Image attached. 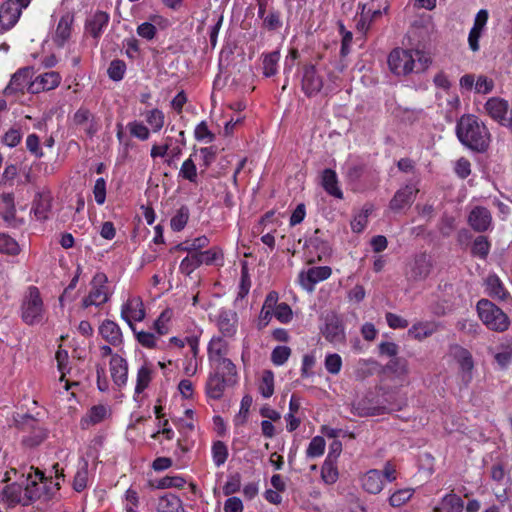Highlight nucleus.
Wrapping results in <instances>:
<instances>
[{"mask_svg":"<svg viewBox=\"0 0 512 512\" xmlns=\"http://www.w3.org/2000/svg\"><path fill=\"white\" fill-rule=\"evenodd\" d=\"M21 9L16 1L7 0L0 6V25L5 31L11 29L18 21Z\"/></svg>","mask_w":512,"mask_h":512,"instance_id":"nucleus-22","label":"nucleus"},{"mask_svg":"<svg viewBox=\"0 0 512 512\" xmlns=\"http://www.w3.org/2000/svg\"><path fill=\"white\" fill-rule=\"evenodd\" d=\"M419 189L416 184L408 183L399 188L389 202V208L399 213L404 209H408L414 203Z\"/></svg>","mask_w":512,"mask_h":512,"instance_id":"nucleus-9","label":"nucleus"},{"mask_svg":"<svg viewBox=\"0 0 512 512\" xmlns=\"http://www.w3.org/2000/svg\"><path fill=\"white\" fill-rule=\"evenodd\" d=\"M321 477L327 484H333L337 481L338 470L333 460L325 459L321 469Z\"/></svg>","mask_w":512,"mask_h":512,"instance_id":"nucleus-57","label":"nucleus"},{"mask_svg":"<svg viewBox=\"0 0 512 512\" xmlns=\"http://www.w3.org/2000/svg\"><path fill=\"white\" fill-rule=\"evenodd\" d=\"M121 318L126 321L132 331L135 332L133 322H140L145 318V309L142 300L139 297L128 299L122 306Z\"/></svg>","mask_w":512,"mask_h":512,"instance_id":"nucleus-19","label":"nucleus"},{"mask_svg":"<svg viewBox=\"0 0 512 512\" xmlns=\"http://www.w3.org/2000/svg\"><path fill=\"white\" fill-rule=\"evenodd\" d=\"M32 88V69L23 67L17 70L11 77L9 84L3 90L5 96H14L19 100L26 92L29 93Z\"/></svg>","mask_w":512,"mask_h":512,"instance_id":"nucleus-7","label":"nucleus"},{"mask_svg":"<svg viewBox=\"0 0 512 512\" xmlns=\"http://www.w3.org/2000/svg\"><path fill=\"white\" fill-rule=\"evenodd\" d=\"M509 107L508 101L499 97H492L488 99L485 104V110L488 115L501 125L508 114Z\"/></svg>","mask_w":512,"mask_h":512,"instance_id":"nucleus-27","label":"nucleus"},{"mask_svg":"<svg viewBox=\"0 0 512 512\" xmlns=\"http://www.w3.org/2000/svg\"><path fill=\"white\" fill-rule=\"evenodd\" d=\"M109 21L110 15L107 12L101 10L95 11L85 21V34L90 35L95 40V44H97L104 30L108 26Z\"/></svg>","mask_w":512,"mask_h":512,"instance_id":"nucleus-15","label":"nucleus"},{"mask_svg":"<svg viewBox=\"0 0 512 512\" xmlns=\"http://www.w3.org/2000/svg\"><path fill=\"white\" fill-rule=\"evenodd\" d=\"M237 379H228L225 373L220 371H213L209 374L206 384L205 393L209 399L220 400L226 390V386L229 383L236 382Z\"/></svg>","mask_w":512,"mask_h":512,"instance_id":"nucleus-13","label":"nucleus"},{"mask_svg":"<svg viewBox=\"0 0 512 512\" xmlns=\"http://www.w3.org/2000/svg\"><path fill=\"white\" fill-rule=\"evenodd\" d=\"M324 366L328 373L337 375L342 368V358L337 353H329L325 356Z\"/></svg>","mask_w":512,"mask_h":512,"instance_id":"nucleus-59","label":"nucleus"},{"mask_svg":"<svg viewBox=\"0 0 512 512\" xmlns=\"http://www.w3.org/2000/svg\"><path fill=\"white\" fill-rule=\"evenodd\" d=\"M61 80L62 77L60 73L56 71H48L39 74L34 78V94L57 88Z\"/></svg>","mask_w":512,"mask_h":512,"instance_id":"nucleus-26","label":"nucleus"},{"mask_svg":"<svg viewBox=\"0 0 512 512\" xmlns=\"http://www.w3.org/2000/svg\"><path fill=\"white\" fill-rule=\"evenodd\" d=\"M491 243L484 235L477 236L471 246V253L473 256L485 260L489 255Z\"/></svg>","mask_w":512,"mask_h":512,"instance_id":"nucleus-43","label":"nucleus"},{"mask_svg":"<svg viewBox=\"0 0 512 512\" xmlns=\"http://www.w3.org/2000/svg\"><path fill=\"white\" fill-rule=\"evenodd\" d=\"M190 210L188 206L182 205L170 220V227L174 232L182 231L188 223Z\"/></svg>","mask_w":512,"mask_h":512,"instance_id":"nucleus-41","label":"nucleus"},{"mask_svg":"<svg viewBox=\"0 0 512 512\" xmlns=\"http://www.w3.org/2000/svg\"><path fill=\"white\" fill-rule=\"evenodd\" d=\"M213 463L216 467L224 465L227 461L229 452L227 445L220 440L214 441L211 448Z\"/></svg>","mask_w":512,"mask_h":512,"instance_id":"nucleus-49","label":"nucleus"},{"mask_svg":"<svg viewBox=\"0 0 512 512\" xmlns=\"http://www.w3.org/2000/svg\"><path fill=\"white\" fill-rule=\"evenodd\" d=\"M438 329L439 324L434 321H419L408 329V336L415 340L422 341L432 336Z\"/></svg>","mask_w":512,"mask_h":512,"instance_id":"nucleus-31","label":"nucleus"},{"mask_svg":"<svg viewBox=\"0 0 512 512\" xmlns=\"http://www.w3.org/2000/svg\"><path fill=\"white\" fill-rule=\"evenodd\" d=\"M415 493L414 488H402L396 490L392 495L389 497L388 502L389 505L398 508L406 504L410 501V499L413 497Z\"/></svg>","mask_w":512,"mask_h":512,"instance_id":"nucleus-47","label":"nucleus"},{"mask_svg":"<svg viewBox=\"0 0 512 512\" xmlns=\"http://www.w3.org/2000/svg\"><path fill=\"white\" fill-rule=\"evenodd\" d=\"M88 461L82 459L79 463L78 469L75 473L72 487L76 492H82L88 486L89 481V469H88Z\"/></svg>","mask_w":512,"mask_h":512,"instance_id":"nucleus-38","label":"nucleus"},{"mask_svg":"<svg viewBox=\"0 0 512 512\" xmlns=\"http://www.w3.org/2000/svg\"><path fill=\"white\" fill-rule=\"evenodd\" d=\"M195 139L205 143H211L215 139V135L209 130L205 121H201L194 130Z\"/></svg>","mask_w":512,"mask_h":512,"instance_id":"nucleus-64","label":"nucleus"},{"mask_svg":"<svg viewBox=\"0 0 512 512\" xmlns=\"http://www.w3.org/2000/svg\"><path fill=\"white\" fill-rule=\"evenodd\" d=\"M321 236V230L316 229L314 231V234L306 240L307 247L316 250L319 258L321 257V255H327L331 250L329 243L326 240H324Z\"/></svg>","mask_w":512,"mask_h":512,"instance_id":"nucleus-40","label":"nucleus"},{"mask_svg":"<svg viewBox=\"0 0 512 512\" xmlns=\"http://www.w3.org/2000/svg\"><path fill=\"white\" fill-rule=\"evenodd\" d=\"M128 128L130 134L141 141H145L150 137L149 129L142 122L132 121L128 124Z\"/></svg>","mask_w":512,"mask_h":512,"instance_id":"nucleus-63","label":"nucleus"},{"mask_svg":"<svg viewBox=\"0 0 512 512\" xmlns=\"http://www.w3.org/2000/svg\"><path fill=\"white\" fill-rule=\"evenodd\" d=\"M128 361L119 354L112 355L109 361V371L114 385L122 389L128 382Z\"/></svg>","mask_w":512,"mask_h":512,"instance_id":"nucleus-18","label":"nucleus"},{"mask_svg":"<svg viewBox=\"0 0 512 512\" xmlns=\"http://www.w3.org/2000/svg\"><path fill=\"white\" fill-rule=\"evenodd\" d=\"M169 342L178 348H184L185 345H188L190 354H199V336L197 335H190L184 338L173 336L169 339Z\"/></svg>","mask_w":512,"mask_h":512,"instance_id":"nucleus-45","label":"nucleus"},{"mask_svg":"<svg viewBox=\"0 0 512 512\" xmlns=\"http://www.w3.org/2000/svg\"><path fill=\"white\" fill-rule=\"evenodd\" d=\"M291 355L288 346H276L271 353V361L276 366L284 365Z\"/></svg>","mask_w":512,"mask_h":512,"instance_id":"nucleus-61","label":"nucleus"},{"mask_svg":"<svg viewBox=\"0 0 512 512\" xmlns=\"http://www.w3.org/2000/svg\"><path fill=\"white\" fill-rule=\"evenodd\" d=\"M110 415L111 409L108 405H93L81 418L80 427L82 429H88L90 426H94L103 422Z\"/></svg>","mask_w":512,"mask_h":512,"instance_id":"nucleus-25","label":"nucleus"},{"mask_svg":"<svg viewBox=\"0 0 512 512\" xmlns=\"http://www.w3.org/2000/svg\"><path fill=\"white\" fill-rule=\"evenodd\" d=\"M1 499L8 506H15L16 504L28 506L31 503L32 496L28 487L23 488L20 484L12 483L3 489Z\"/></svg>","mask_w":512,"mask_h":512,"instance_id":"nucleus-14","label":"nucleus"},{"mask_svg":"<svg viewBox=\"0 0 512 512\" xmlns=\"http://www.w3.org/2000/svg\"><path fill=\"white\" fill-rule=\"evenodd\" d=\"M257 16L262 21L261 27L268 32H275L283 27V18L280 10L269 7L268 0H256Z\"/></svg>","mask_w":512,"mask_h":512,"instance_id":"nucleus-8","label":"nucleus"},{"mask_svg":"<svg viewBox=\"0 0 512 512\" xmlns=\"http://www.w3.org/2000/svg\"><path fill=\"white\" fill-rule=\"evenodd\" d=\"M325 339L330 343H340L345 340V330L342 320L337 315L326 318L325 327L322 331Z\"/></svg>","mask_w":512,"mask_h":512,"instance_id":"nucleus-23","label":"nucleus"},{"mask_svg":"<svg viewBox=\"0 0 512 512\" xmlns=\"http://www.w3.org/2000/svg\"><path fill=\"white\" fill-rule=\"evenodd\" d=\"M432 268L433 262L431 257L426 253H420L409 264V269L406 272L407 280L414 282L423 281L430 275Z\"/></svg>","mask_w":512,"mask_h":512,"instance_id":"nucleus-11","label":"nucleus"},{"mask_svg":"<svg viewBox=\"0 0 512 512\" xmlns=\"http://www.w3.org/2000/svg\"><path fill=\"white\" fill-rule=\"evenodd\" d=\"M74 15L66 13L61 16L55 31V43L63 47L71 36Z\"/></svg>","mask_w":512,"mask_h":512,"instance_id":"nucleus-32","label":"nucleus"},{"mask_svg":"<svg viewBox=\"0 0 512 512\" xmlns=\"http://www.w3.org/2000/svg\"><path fill=\"white\" fill-rule=\"evenodd\" d=\"M229 353V344L225 337L213 336L207 346L208 361L218 357L227 356Z\"/></svg>","mask_w":512,"mask_h":512,"instance_id":"nucleus-35","label":"nucleus"},{"mask_svg":"<svg viewBox=\"0 0 512 512\" xmlns=\"http://www.w3.org/2000/svg\"><path fill=\"white\" fill-rule=\"evenodd\" d=\"M20 251L18 243L9 235L0 233V253L16 255Z\"/></svg>","mask_w":512,"mask_h":512,"instance_id":"nucleus-58","label":"nucleus"},{"mask_svg":"<svg viewBox=\"0 0 512 512\" xmlns=\"http://www.w3.org/2000/svg\"><path fill=\"white\" fill-rule=\"evenodd\" d=\"M209 363L214 367V371L225 373V376H227L228 379H237L238 373L236 365L231 359L227 358V356L215 358L210 360Z\"/></svg>","mask_w":512,"mask_h":512,"instance_id":"nucleus-37","label":"nucleus"},{"mask_svg":"<svg viewBox=\"0 0 512 512\" xmlns=\"http://www.w3.org/2000/svg\"><path fill=\"white\" fill-rule=\"evenodd\" d=\"M456 135L464 146L473 151L484 152L489 147L490 133L475 115L461 116L456 125Z\"/></svg>","mask_w":512,"mask_h":512,"instance_id":"nucleus-1","label":"nucleus"},{"mask_svg":"<svg viewBox=\"0 0 512 512\" xmlns=\"http://www.w3.org/2000/svg\"><path fill=\"white\" fill-rule=\"evenodd\" d=\"M452 354L459 365L461 380L467 386L472 380V371L474 369L472 354L468 349L460 345L453 347Z\"/></svg>","mask_w":512,"mask_h":512,"instance_id":"nucleus-16","label":"nucleus"},{"mask_svg":"<svg viewBox=\"0 0 512 512\" xmlns=\"http://www.w3.org/2000/svg\"><path fill=\"white\" fill-rule=\"evenodd\" d=\"M262 74L270 78L278 73L279 61L281 58L280 51L264 52L261 54Z\"/></svg>","mask_w":512,"mask_h":512,"instance_id":"nucleus-34","label":"nucleus"},{"mask_svg":"<svg viewBox=\"0 0 512 512\" xmlns=\"http://www.w3.org/2000/svg\"><path fill=\"white\" fill-rule=\"evenodd\" d=\"M152 380V369L147 365H142L137 371L135 394L140 395L148 388Z\"/></svg>","mask_w":512,"mask_h":512,"instance_id":"nucleus-44","label":"nucleus"},{"mask_svg":"<svg viewBox=\"0 0 512 512\" xmlns=\"http://www.w3.org/2000/svg\"><path fill=\"white\" fill-rule=\"evenodd\" d=\"M126 63L120 59H114L110 62L107 69L108 77L113 81H121L126 73Z\"/></svg>","mask_w":512,"mask_h":512,"instance_id":"nucleus-52","label":"nucleus"},{"mask_svg":"<svg viewBox=\"0 0 512 512\" xmlns=\"http://www.w3.org/2000/svg\"><path fill=\"white\" fill-rule=\"evenodd\" d=\"M325 445V439L322 436L313 437L306 450L307 457L317 458L322 456L325 451Z\"/></svg>","mask_w":512,"mask_h":512,"instance_id":"nucleus-55","label":"nucleus"},{"mask_svg":"<svg viewBox=\"0 0 512 512\" xmlns=\"http://www.w3.org/2000/svg\"><path fill=\"white\" fill-rule=\"evenodd\" d=\"M469 226L478 233L488 231L493 224L491 212L483 206H475L468 215Z\"/></svg>","mask_w":512,"mask_h":512,"instance_id":"nucleus-20","label":"nucleus"},{"mask_svg":"<svg viewBox=\"0 0 512 512\" xmlns=\"http://www.w3.org/2000/svg\"><path fill=\"white\" fill-rule=\"evenodd\" d=\"M373 207L371 205H365L362 210L354 216L351 221V229L354 233H361L364 231L368 224V218L372 213Z\"/></svg>","mask_w":512,"mask_h":512,"instance_id":"nucleus-46","label":"nucleus"},{"mask_svg":"<svg viewBox=\"0 0 512 512\" xmlns=\"http://www.w3.org/2000/svg\"><path fill=\"white\" fill-rule=\"evenodd\" d=\"M216 326L221 333L220 336L233 338L238 329V315L234 310L222 308L219 310Z\"/></svg>","mask_w":512,"mask_h":512,"instance_id":"nucleus-17","label":"nucleus"},{"mask_svg":"<svg viewBox=\"0 0 512 512\" xmlns=\"http://www.w3.org/2000/svg\"><path fill=\"white\" fill-rule=\"evenodd\" d=\"M358 8L361 11H360V18L357 21L356 27H357L358 31H360L362 33H366L370 29L371 24H372L368 20V18L370 17L371 7L369 6V4L359 3Z\"/></svg>","mask_w":512,"mask_h":512,"instance_id":"nucleus-60","label":"nucleus"},{"mask_svg":"<svg viewBox=\"0 0 512 512\" xmlns=\"http://www.w3.org/2000/svg\"><path fill=\"white\" fill-rule=\"evenodd\" d=\"M60 479H64V473L57 462L52 465L48 476L39 468H34V501L50 500L60 489Z\"/></svg>","mask_w":512,"mask_h":512,"instance_id":"nucleus-4","label":"nucleus"},{"mask_svg":"<svg viewBox=\"0 0 512 512\" xmlns=\"http://www.w3.org/2000/svg\"><path fill=\"white\" fill-rule=\"evenodd\" d=\"M101 337L113 347H120L123 344V334L119 325L109 319L104 320L99 326Z\"/></svg>","mask_w":512,"mask_h":512,"instance_id":"nucleus-24","label":"nucleus"},{"mask_svg":"<svg viewBox=\"0 0 512 512\" xmlns=\"http://www.w3.org/2000/svg\"><path fill=\"white\" fill-rule=\"evenodd\" d=\"M37 196H39V199L36 207L34 208V216L38 219H47L51 208V191L44 188L42 191L37 193Z\"/></svg>","mask_w":512,"mask_h":512,"instance_id":"nucleus-36","label":"nucleus"},{"mask_svg":"<svg viewBox=\"0 0 512 512\" xmlns=\"http://www.w3.org/2000/svg\"><path fill=\"white\" fill-rule=\"evenodd\" d=\"M442 504L446 512H462L464 508L463 500L454 493L446 494L442 498Z\"/></svg>","mask_w":512,"mask_h":512,"instance_id":"nucleus-54","label":"nucleus"},{"mask_svg":"<svg viewBox=\"0 0 512 512\" xmlns=\"http://www.w3.org/2000/svg\"><path fill=\"white\" fill-rule=\"evenodd\" d=\"M361 486L369 494H379L383 488L384 483L382 480V474L377 469H370L360 479Z\"/></svg>","mask_w":512,"mask_h":512,"instance_id":"nucleus-29","label":"nucleus"},{"mask_svg":"<svg viewBox=\"0 0 512 512\" xmlns=\"http://www.w3.org/2000/svg\"><path fill=\"white\" fill-rule=\"evenodd\" d=\"M107 282L108 278L104 273L98 272L94 275L90 283L91 290L82 300V307L84 309L90 306L100 307L108 302L110 295Z\"/></svg>","mask_w":512,"mask_h":512,"instance_id":"nucleus-6","label":"nucleus"},{"mask_svg":"<svg viewBox=\"0 0 512 512\" xmlns=\"http://www.w3.org/2000/svg\"><path fill=\"white\" fill-rule=\"evenodd\" d=\"M258 390L264 398H270L274 394V373L271 370L263 371Z\"/></svg>","mask_w":512,"mask_h":512,"instance_id":"nucleus-48","label":"nucleus"},{"mask_svg":"<svg viewBox=\"0 0 512 512\" xmlns=\"http://www.w3.org/2000/svg\"><path fill=\"white\" fill-rule=\"evenodd\" d=\"M323 88V78L314 64H305L302 68L301 90L309 98L316 96Z\"/></svg>","mask_w":512,"mask_h":512,"instance_id":"nucleus-10","label":"nucleus"},{"mask_svg":"<svg viewBox=\"0 0 512 512\" xmlns=\"http://www.w3.org/2000/svg\"><path fill=\"white\" fill-rule=\"evenodd\" d=\"M178 177L187 180L193 184L198 183L197 167L192 159V155L186 160H184V162L182 163L178 173Z\"/></svg>","mask_w":512,"mask_h":512,"instance_id":"nucleus-42","label":"nucleus"},{"mask_svg":"<svg viewBox=\"0 0 512 512\" xmlns=\"http://www.w3.org/2000/svg\"><path fill=\"white\" fill-rule=\"evenodd\" d=\"M173 316V311L170 308L163 310L158 318L154 321L153 327L158 335H165L169 332V322Z\"/></svg>","mask_w":512,"mask_h":512,"instance_id":"nucleus-51","label":"nucleus"},{"mask_svg":"<svg viewBox=\"0 0 512 512\" xmlns=\"http://www.w3.org/2000/svg\"><path fill=\"white\" fill-rule=\"evenodd\" d=\"M157 512H186L180 497L173 493H165L157 502Z\"/></svg>","mask_w":512,"mask_h":512,"instance_id":"nucleus-33","label":"nucleus"},{"mask_svg":"<svg viewBox=\"0 0 512 512\" xmlns=\"http://www.w3.org/2000/svg\"><path fill=\"white\" fill-rule=\"evenodd\" d=\"M485 293L492 299L500 301H505L509 297V292L496 274H490L486 278Z\"/></svg>","mask_w":512,"mask_h":512,"instance_id":"nucleus-30","label":"nucleus"},{"mask_svg":"<svg viewBox=\"0 0 512 512\" xmlns=\"http://www.w3.org/2000/svg\"><path fill=\"white\" fill-rule=\"evenodd\" d=\"M146 121L152 127L153 132L160 131L164 126V113L155 108L146 113Z\"/></svg>","mask_w":512,"mask_h":512,"instance_id":"nucleus-56","label":"nucleus"},{"mask_svg":"<svg viewBox=\"0 0 512 512\" xmlns=\"http://www.w3.org/2000/svg\"><path fill=\"white\" fill-rule=\"evenodd\" d=\"M427 62V58L418 50L395 48L388 56L389 68L397 76H405L414 71L424 70L427 67Z\"/></svg>","mask_w":512,"mask_h":512,"instance_id":"nucleus-2","label":"nucleus"},{"mask_svg":"<svg viewBox=\"0 0 512 512\" xmlns=\"http://www.w3.org/2000/svg\"><path fill=\"white\" fill-rule=\"evenodd\" d=\"M384 372L396 375L397 377L405 376L408 373V363L404 358H392L383 368Z\"/></svg>","mask_w":512,"mask_h":512,"instance_id":"nucleus-50","label":"nucleus"},{"mask_svg":"<svg viewBox=\"0 0 512 512\" xmlns=\"http://www.w3.org/2000/svg\"><path fill=\"white\" fill-rule=\"evenodd\" d=\"M73 124L81 127L86 133L88 138H93L99 130V125L96 117L91 111L81 106L73 115Z\"/></svg>","mask_w":512,"mask_h":512,"instance_id":"nucleus-21","label":"nucleus"},{"mask_svg":"<svg viewBox=\"0 0 512 512\" xmlns=\"http://www.w3.org/2000/svg\"><path fill=\"white\" fill-rule=\"evenodd\" d=\"M321 184L327 194L337 199L344 198L343 191L339 187L338 176L335 170L326 168L321 174Z\"/></svg>","mask_w":512,"mask_h":512,"instance_id":"nucleus-28","label":"nucleus"},{"mask_svg":"<svg viewBox=\"0 0 512 512\" xmlns=\"http://www.w3.org/2000/svg\"><path fill=\"white\" fill-rule=\"evenodd\" d=\"M332 274L329 266L311 267L307 271H301L298 275V283L308 292H312L315 285L327 280Z\"/></svg>","mask_w":512,"mask_h":512,"instance_id":"nucleus-12","label":"nucleus"},{"mask_svg":"<svg viewBox=\"0 0 512 512\" xmlns=\"http://www.w3.org/2000/svg\"><path fill=\"white\" fill-rule=\"evenodd\" d=\"M251 288V278L246 263L241 267V276L238 286L237 299H244Z\"/></svg>","mask_w":512,"mask_h":512,"instance_id":"nucleus-53","label":"nucleus"},{"mask_svg":"<svg viewBox=\"0 0 512 512\" xmlns=\"http://www.w3.org/2000/svg\"><path fill=\"white\" fill-rule=\"evenodd\" d=\"M224 261V254L220 247L214 246L208 250L196 251L191 255H187L182 259L179 265V270L184 275H191L201 265H216L222 266Z\"/></svg>","mask_w":512,"mask_h":512,"instance_id":"nucleus-5","label":"nucleus"},{"mask_svg":"<svg viewBox=\"0 0 512 512\" xmlns=\"http://www.w3.org/2000/svg\"><path fill=\"white\" fill-rule=\"evenodd\" d=\"M274 316L279 322L288 324L293 318V311L287 303L281 302L275 308Z\"/></svg>","mask_w":512,"mask_h":512,"instance_id":"nucleus-62","label":"nucleus"},{"mask_svg":"<svg viewBox=\"0 0 512 512\" xmlns=\"http://www.w3.org/2000/svg\"><path fill=\"white\" fill-rule=\"evenodd\" d=\"M477 316L490 331L503 333L510 327L509 316L494 302L482 298L476 303Z\"/></svg>","mask_w":512,"mask_h":512,"instance_id":"nucleus-3","label":"nucleus"},{"mask_svg":"<svg viewBox=\"0 0 512 512\" xmlns=\"http://www.w3.org/2000/svg\"><path fill=\"white\" fill-rule=\"evenodd\" d=\"M210 243V240L207 236L202 235L194 238L191 241H184L175 246L177 251L187 252V255L193 254V252L202 250L206 248Z\"/></svg>","mask_w":512,"mask_h":512,"instance_id":"nucleus-39","label":"nucleus"}]
</instances>
